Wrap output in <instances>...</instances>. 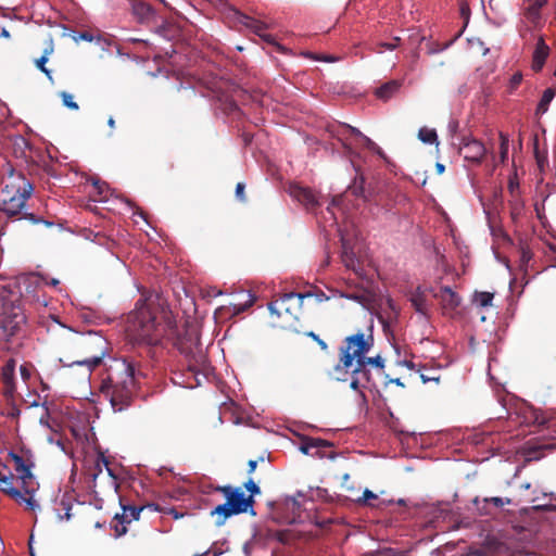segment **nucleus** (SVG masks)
<instances>
[{"label": "nucleus", "mask_w": 556, "mask_h": 556, "mask_svg": "<svg viewBox=\"0 0 556 556\" xmlns=\"http://www.w3.org/2000/svg\"><path fill=\"white\" fill-rule=\"evenodd\" d=\"M33 191L34 187L25 175L9 166L0 189V228L7 227L10 222L21 219H27L31 224L53 225V223L24 211Z\"/></svg>", "instance_id": "f03ea898"}, {"label": "nucleus", "mask_w": 556, "mask_h": 556, "mask_svg": "<svg viewBox=\"0 0 556 556\" xmlns=\"http://www.w3.org/2000/svg\"><path fill=\"white\" fill-rule=\"evenodd\" d=\"M508 188H509L510 192H514L515 188H518V184L510 180Z\"/></svg>", "instance_id": "0e129e2a"}, {"label": "nucleus", "mask_w": 556, "mask_h": 556, "mask_svg": "<svg viewBox=\"0 0 556 556\" xmlns=\"http://www.w3.org/2000/svg\"><path fill=\"white\" fill-rule=\"evenodd\" d=\"M25 321V314L20 306H4L0 313V340L8 341L15 336Z\"/></svg>", "instance_id": "0eeeda50"}, {"label": "nucleus", "mask_w": 556, "mask_h": 556, "mask_svg": "<svg viewBox=\"0 0 556 556\" xmlns=\"http://www.w3.org/2000/svg\"><path fill=\"white\" fill-rule=\"evenodd\" d=\"M63 104L71 110H78V104L73 100V96L66 91L60 93Z\"/></svg>", "instance_id": "4c0bfd02"}, {"label": "nucleus", "mask_w": 556, "mask_h": 556, "mask_svg": "<svg viewBox=\"0 0 556 556\" xmlns=\"http://www.w3.org/2000/svg\"><path fill=\"white\" fill-rule=\"evenodd\" d=\"M244 488L247 489V491H249L251 493L249 496L253 497V495H256V494L261 493V489L258 488V485L252 479H249L244 483Z\"/></svg>", "instance_id": "58836bf2"}, {"label": "nucleus", "mask_w": 556, "mask_h": 556, "mask_svg": "<svg viewBox=\"0 0 556 556\" xmlns=\"http://www.w3.org/2000/svg\"><path fill=\"white\" fill-rule=\"evenodd\" d=\"M79 38L85 41H91L92 35L89 31H83V33H80Z\"/></svg>", "instance_id": "5fc2aeb1"}, {"label": "nucleus", "mask_w": 556, "mask_h": 556, "mask_svg": "<svg viewBox=\"0 0 556 556\" xmlns=\"http://www.w3.org/2000/svg\"><path fill=\"white\" fill-rule=\"evenodd\" d=\"M548 55H549V47L545 43L544 39L541 37V38H539V40L535 45V49L533 51L532 64H531L532 70L536 73L542 71Z\"/></svg>", "instance_id": "2eb2a0df"}, {"label": "nucleus", "mask_w": 556, "mask_h": 556, "mask_svg": "<svg viewBox=\"0 0 556 556\" xmlns=\"http://www.w3.org/2000/svg\"><path fill=\"white\" fill-rule=\"evenodd\" d=\"M555 94H556V90L553 88H547L543 92V96L536 106V114H544L547 112L548 105L552 102V100L554 99Z\"/></svg>", "instance_id": "bb28decb"}, {"label": "nucleus", "mask_w": 556, "mask_h": 556, "mask_svg": "<svg viewBox=\"0 0 556 556\" xmlns=\"http://www.w3.org/2000/svg\"><path fill=\"white\" fill-rule=\"evenodd\" d=\"M14 371L15 361L11 358L2 367L1 376L3 384H12V381H14Z\"/></svg>", "instance_id": "c756f323"}, {"label": "nucleus", "mask_w": 556, "mask_h": 556, "mask_svg": "<svg viewBox=\"0 0 556 556\" xmlns=\"http://www.w3.org/2000/svg\"><path fill=\"white\" fill-rule=\"evenodd\" d=\"M276 538L283 544H289L291 541V532L289 530L278 531Z\"/></svg>", "instance_id": "ea45409f"}, {"label": "nucleus", "mask_w": 556, "mask_h": 556, "mask_svg": "<svg viewBox=\"0 0 556 556\" xmlns=\"http://www.w3.org/2000/svg\"><path fill=\"white\" fill-rule=\"evenodd\" d=\"M359 140L362 141L363 147L368 150L376 149V142H374L369 137L363 135Z\"/></svg>", "instance_id": "a18cd8bd"}, {"label": "nucleus", "mask_w": 556, "mask_h": 556, "mask_svg": "<svg viewBox=\"0 0 556 556\" xmlns=\"http://www.w3.org/2000/svg\"><path fill=\"white\" fill-rule=\"evenodd\" d=\"M215 490L225 495L226 502L238 515L248 511V508L252 507L254 504V498L252 496H245L244 492L240 488L220 485Z\"/></svg>", "instance_id": "6e6552de"}, {"label": "nucleus", "mask_w": 556, "mask_h": 556, "mask_svg": "<svg viewBox=\"0 0 556 556\" xmlns=\"http://www.w3.org/2000/svg\"><path fill=\"white\" fill-rule=\"evenodd\" d=\"M235 14L238 16V21L245 25L247 27H250V28H253L255 34H257L258 36L263 37L266 41H270L271 40V36L270 35H263L262 31L263 29H265V25L258 21H255L253 20L252 17L245 15V14H242L240 13L239 11H236L235 10Z\"/></svg>", "instance_id": "a211bd4d"}, {"label": "nucleus", "mask_w": 556, "mask_h": 556, "mask_svg": "<svg viewBox=\"0 0 556 556\" xmlns=\"http://www.w3.org/2000/svg\"><path fill=\"white\" fill-rule=\"evenodd\" d=\"M548 0H535L526 10V17L531 22H535L540 18L541 9L547 3Z\"/></svg>", "instance_id": "cd10ccee"}, {"label": "nucleus", "mask_w": 556, "mask_h": 556, "mask_svg": "<svg viewBox=\"0 0 556 556\" xmlns=\"http://www.w3.org/2000/svg\"><path fill=\"white\" fill-rule=\"evenodd\" d=\"M26 281L28 282V287H30L33 285H37L39 282V278L37 276H31L27 278Z\"/></svg>", "instance_id": "4d7b16f0"}, {"label": "nucleus", "mask_w": 556, "mask_h": 556, "mask_svg": "<svg viewBox=\"0 0 556 556\" xmlns=\"http://www.w3.org/2000/svg\"><path fill=\"white\" fill-rule=\"evenodd\" d=\"M459 152L466 161L478 165L482 163L488 149L480 140L473 137H464L460 142Z\"/></svg>", "instance_id": "9b49d317"}, {"label": "nucleus", "mask_w": 556, "mask_h": 556, "mask_svg": "<svg viewBox=\"0 0 556 556\" xmlns=\"http://www.w3.org/2000/svg\"><path fill=\"white\" fill-rule=\"evenodd\" d=\"M233 515H238L235 509L226 502L224 504H219L217 505L212 511H211V516H215L216 517V520H215V525L217 527H220L223 526L226 520L233 516Z\"/></svg>", "instance_id": "6ab92c4d"}, {"label": "nucleus", "mask_w": 556, "mask_h": 556, "mask_svg": "<svg viewBox=\"0 0 556 556\" xmlns=\"http://www.w3.org/2000/svg\"><path fill=\"white\" fill-rule=\"evenodd\" d=\"M176 333L173 313L157 295L138 300L127 317L126 334L134 344L157 345Z\"/></svg>", "instance_id": "f257e3e1"}, {"label": "nucleus", "mask_w": 556, "mask_h": 556, "mask_svg": "<svg viewBox=\"0 0 556 556\" xmlns=\"http://www.w3.org/2000/svg\"><path fill=\"white\" fill-rule=\"evenodd\" d=\"M49 417L48 410H46V415L40 417V422L48 425L47 418Z\"/></svg>", "instance_id": "338daca9"}, {"label": "nucleus", "mask_w": 556, "mask_h": 556, "mask_svg": "<svg viewBox=\"0 0 556 556\" xmlns=\"http://www.w3.org/2000/svg\"><path fill=\"white\" fill-rule=\"evenodd\" d=\"M459 11L463 18H465L466 23H468L470 9L467 2L462 1L459 4Z\"/></svg>", "instance_id": "79ce46f5"}, {"label": "nucleus", "mask_w": 556, "mask_h": 556, "mask_svg": "<svg viewBox=\"0 0 556 556\" xmlns=\"http://www.w3.org/2000/svg\"><path fill=\"white\" fill-rule=\"evenodd\" d=\"M215 7H224L227 4L226 0H206Z\"/></svg>", "instance_id": "6e6d98bb"}, {"label": "nucleus", "mask_w": 556, "mask_h": 556, "mask_svg": "<svg viewBox=\"0 0 556 556\" xmlns=\"http://www.w3.org/2000/svg\"><path fill=\"white\" fill-rule=\"evenodd\" d=\"M93 465H94L93 469H89V476L92 478L93 481H96L98 476L102 472V466H104L106 468L109 475L113 477L112 469L109 467V460L105 458V456L102 453H99L96 456Z\"/></svg>", "instance_id": "b1692460"}, {"label": "nucleus", "mask_w": 556, "mask_h": 556, "mask_svg": "<svg viewBox=\"0 0 556 556\" xmlns=\"http://www.w3.org/2000/svg\"><path fill=\"white\" fill-rule=\"evenodd\" d=\"M331 446V443L323 440V439H315V438H306L303 440L300 450L304 454H311V451L313 448H319V447H328Z\"/></svg>", "instance_id": "393cba45"}, {"label": "nucleus", "mask_w": 556, "mask_h": 556, "mask_svg": "<svg viewBox=\"0 0 556 556\" xmlns=\"http://www.w3.org/2000/svg\"><path fill=\"white\" fill-rule=\"evenodd\" d=\"M307 337L312 338L317 344L320 346L321 350L326 351L328 349L327 343L319 338L315 332L308 331L305 333Z\"/></svg>", "instance_id": "a19ab883"}, {"label": "nucleus", "mask_w": 556, "mask_h": 556, "mask_svg": "<svg viewBox=\"0 0 556 556\" xmlns=\"http://www.w3.org/2000/svg\"><path fill=\"white\" fill-rule=\"evenodd\" d=\"M0 37H3V38H10V33L8 29L5 28H2L1 30V34H0Z\"/></svg>", "instance_id": "69168bd1"}, {"label": "nucleus", "mask_w": 556, "mask_h": 556, "mask_svg": "<svg viewBox=\"0 0 556 556\" xmlns=\"http://www.w3.org/2000/svg\"><path fill=\"white\" fill-rule=\"evenodd\" d=\"M349 192H351L356 198H362L365 201H368L370 198V193L366 192L365 189V178L363 174H356L352 185L349 186Z\"/></svg>", "instance_id": "aec40b11"}, {"label": "nucleus", "mask_w": 556, "mask_h": 556, "mask_svg": "<svg viewBox=\"0 0 556 556\" xmlns=\"http://www.w3.org/2000/svg\"><path fill=\"white\" fill-rule=\"evenodd\" d=\"M374 344L372 325L366 331H357L345 337L339 346V362L334 366V371L348 375L353 366L362 365L364 356L370 352Z\"/></svg>", "instance_id": "20e7f679"}, {"label": "nucleus", "mask_w": 556, "mask_h": 556, "mask_svg": "<svg viewBox=\"0 0 556 556\" xmlns=\"http://www.w3.org/2000/svg\"><path fill=\"white\" fill-rule=\"evenodd\" d=\"M429 292L440 301L444 314L454 312L460 305V296L450 287H441L439 291L429 288Z\"/></svg>", "instance_id": "ddd939ff"}, {"label": "nucleus", "mask_w": 556, "mask_h": 556, "mask_svg": "<svg viewBox=\"0 0 556 556\" xmlns=\"http://www.w3.org/2000/svg\"><path fill=\"white\" fill-rule=\"evenodd\" d=\"M376 501H378V495L366 489L363 495L356 500V503L362 506L379 507L380 504H376Z\"/></svg>", "instance_id": "7c9ffc66"}, {"label": "nucleus", "mask_w": 556, "mask_h": 556, "mask_svg": "<svg viewBox=\"0 0 556 556\" xmlns=\"http://www.w3.org/2000/svg\"><path fill=\"white\" fill-rule=\"evenodd\" d=\"M309 295V293L301 294L290 292L280 295L278 299L269 303L268 308L270 314L283 318V321L279 325L280 328L300 332L296 325L302 313L303 300L305 296Z\"/></svg>", "instance_id": "39448f33"}, {"label": "nucleus", "mask_w": 556, "mask_h": 556, "mask_svg": "<svg viewBox=\"0 0 556 556\" xmlns=\"http://www.w3.org/2000/svg\"><path fill=\"white\" fill-rule=\"evenodd\" d=\"M371 366L376 368L380 374L383 372L384 369V358L377 354L375 356H368L367 354L364 356V363L362 365H355V374H363L364 376H370L368 367Z\"/></svg>", "instance_id": "dca6fc26"}, {"label": "nucleus", "mask_w": 556, "mask_h": 556, "mask_svg": "<svg viewBox=\"0 0 556 556\" xmlns=\"http://www.w3.org/2000/svg\"><path fill=\"white\" fill-rule=\"evenodd\" d=\"M483 503H484V505L481 508H479V509L481 510V514L489 515L490 511L486 510V505L489 503H492L495 507L501 508L504 505H509L511 503V500L508 498V497L504 498V497L494 496V497H485V498H483Z\"/></svg>", "instance_id": "c85d7f7f"}, {"label": "nucleus", "mask_w": 556, "mask_h": 556, "mask_svg": "<svg viewBox=\"0 0 556 556\" xmlns=\"http://www.w3.org/2000/svg\"><path fill=\"white\" fill-rule=\"evenodd\" d=\"M340 128L341 130L339 131V134L345 139L348 135L356 137L358 139L364 135L359 129L348 124H342Z\"/></svg>", "instance_id": "c9c22d12"}, {"label": "nucleus", "mask_w": 556, "mask_h": 556, "mask_svg": "<svg viewBox=\"0 0 556 556\" xmlns=\"http://www.w3.org/2000/svg\"><path fill=\"white\" fill-rule=\"evenodd\" d=\"M400 41V37H394L392 42H382L380 43V47L388 50H394L399 46Z\"/></svg>", "instance_id": "de8ad7c7"}, {"label": "nucleus", "mask_w": 556, "mask_h": 556, "mask_svg": "<svg viewBox=\"0 0 556 556\" xmlns=\"http://www.w3.org/2000/svg\"><path fill=\"white\" fill-rule=\"evenodd\" d=\"M426 291H429V289L422 290L421 287H418L410 298L412 305L416 312L424 316L429 315V304L426 299Z\"/></svg>", "instance_id": "f3484780"}, {"label": "nucleus", "mask_w": 556, "mask_h": 556, "mask_svg": "<svg viewBox=\"0 0 556 556\" xmlns=\"http://www.w3.org/2000/svg\"><path fill=\"white\" fill-rule=\"evenodd\" d=\"M14 476L0 472V490L10 497H21V491L13 486Z\"/></svg>", "instance_id": "4be33fe9"}, {"label": "nucleus", "mask_w": 556, "mask_h": 556, "mask_svg": "<svg viewBox=\"0 0 556 556\" xmlns=\"http://www.w3.org/2000/svg\"><path fill=\"white\" fill-rule=\"evenodd\" d=\"M20 371L24 380H27L30 377V372L25 366H21Z\"/></svg>", "instance_id": "3c124183"}, {"label": "nucleus", "mask_w": 556, "mask_h": 556, "mask_svg": "<svg viewBox=\"0 0 556 556\" xmlns=\"http://www.w3.org/2000/svg\"><path fill=\"white\" fill-rule=\"evenodd\" d=\"M493 293L491 292H486V291H482V292H477L475 294V303H477L479 306L481 307H486L489 305L492 304V300H493Z\"/></svg>", "instance_id": "f704fd0d"}, {"label": "nucleus", "mask_w": 556, "mask_h": 556, "mask_svg": "<svg viewBox=\"0 0 556 556\" xmlns=\"http://www.w3.org/2000/svg\"><path fill=\"white\" fill-rule=\"evenodd\" d=\"M131 11L137 21L146 25H156L159 15L156 11L147 2L134 1Z\"/></svg>", "instance_id": "4468645a"}, {"label": "nucleus", "mask_w": 556, "mask_h": 556, "mask_svg": "<svg viewBox=\"0 0 556 556\" xmlns=\"http://www.w3.org/2000/svg\"><path fill=\"white\" fill-rule=\"evenodd\" d=\"M73 339L76 345L84 349L89 356L74 361L71 365H85L91 371L102 363L108 345L102 336L97 333H89L88 336L73 334Z\"/></svg>", "instance_id": "423d86ee"}, {"label": "nucleus", "mask_w": 556, "mask_h": 556, "mask_svg": "<svg viewBox=\"0 0 556 556\" xmlns=\"http://www.w3.org/2000/svg\"><path fill=\"white\" fill-rule=\"evenodd\" d=\"M533 508L535 510H540V511H548V510H554L555 506H553V505H538V506H534Z\"/></svg>", "instance_id": "8fccbe9b"}, {"label": "nucleus", "mask_w": 556, "mask_h": 556, "mask_svg": "<svg viewBox=\"0 0 556 556\" xmlns=\"http://www.w3.org/2000/svg\"><path fill=\"white\" fill-rule=\"evenodd\" d=\"M349 374L352 375V380L350 383L351 389L353 390H359L361 388L366 389L369 388L371 384V377L363 374H355V366H353Z\"/></svg>", "instance_id": "5701e85b"}, {"label": "nucleus", "mask_w": 556, "mask_h": 556, "mask_svg": "<svg viewBox=\"0 0 556 556\" xmlns=\"http://www.w3.org/2000/svg\"><path fill=\"white\" fill-rule=\"evenodd\" d=\"M108 125H109L111 128H114V127H115V121H114V118H113L112 116L108 119Z\"/></svg>", "instance_id": "774afa93"}, {"label": "nucleus", "mask_w": 556, "mask_h": 556, "mask_svg": "<svg viewBox=\"0 0 556 556\" xmlns=\"http://www.w3.org/2000/svg\"><path fill=\"white\" fill-rule=\"evenodd\" d=\"M341 261L343 265L353 270L357 276H363V266L356 257L355 241L349 232L341 231Z\"/></svg>", "instance_id": "1a4fd4ad"}, {"label": "nucleus", "mask_w": 556, "mask_h": 556, "mask_svg": "<svg viewBox=\"0 0 556 556\" xmlns=\"http://www.w3.org/2000/svg\"><path fill=\"white\" fill-rule=\"evenodd\" d=\"M370 151L377 153L378 155L380 156H383V151L381 150V148L379 146L376 144V149H371Z\"/></svg>", "instance_id": "e2e57ef3"}, {"label": "nucleus", "mask_w": 556, "mask_h": 556, "mask_svg": "<svg viewBox=\"0 0 556 556\" xmlns=\"http://www.w3.org/2000/svg\"><path fill=\"white\" fill-rule=\"evenodd\" d=\"M342 199H343V197H342V195L334 197V198L332 199L331 204H332V205H334V206H338V205H340V204H341Z\"/></svg>", "instance_id": "13d9d810"}, {"label": "nucleus", "mask_w": 556, "mask_h": 556, "mask_svg": "<svg viewBox=\"0 0 556 556\" xmlns=\"http://www.w3.org/2000/svg\"><path fill=\"white\" fill-rule=\"evenodd\" d=\"M115 531H116L117 535L121 536V535H123V534H125L127 532V529L123 525L122 528L115 527Z\"/></svg>", "instance_id": "bf43d9fd"}, {"label": "nucleus", "mask_w": 556, "mask_h": 556, "mask_svg": "<svg viewBox=\"0 0 556 556\" xmlns=\"http://www.w3.org/2000/svg\"><path fill=\"white\" fill-rule=\"evenodd\" d=\"M509 138L506 134L500 132V160L504 163L508 159Z\"/></svg>", "instance_id": "72a5a7b5"}, {"label": "nucleus", "mask_w": 556, "mask_h": 556, "mask_svg": "<svg viewBox=\"0 0 556 556\" xmlns=\"http://www.w3.org/2000/svg\"><path fill=\"white\" fill-rule=\"evenodd\" d=\"M195 363H197V364H199V365L204 366V365H205V363H206V358H205V356H204L203 354H200V355H199V358H197V359H195Z\"/></svg>", "instance_id": "680f3d73"}, {"label": "nucleus", "mask_w": 556, "mask_h": 556, "mask_svg": "<svg viewBox=\"0 0 556 556\" xmlns=\"http://www.w3.org/2000/svg\"><path fill=\"white\" fill-rule=\"evenodd\" d=\"M10 456L14 462V470L16 471L18 479L22 480V489L26 494L34 493L37 489V484L35 483L34 476L31 473L34 464L15 453H10Z\"/></svg>", "instance_id": "9d476101"}, {"label": "nucleus", "mask_w": 556, "mask_h": 556, "mask_svg": "<svg viewBox=\"0 0 556 556\" xmlns=\"http://www.w3.org/2000/svg\"><path fill=\"white\" fill-rule=\"evenodd\" d=\"M94 187L97 188L98 193L102 194L104 192V189L106 188V185H105V182L96 181Z\"/></svg>", "instance_id": "603ef678"}, {"label": "nucleus", "mask_w": 556, "mask_h": 556, "mask_svg": "<svg viewBox=\"0 0 556 556\" xmlns=\"http://www.w3.org/2000/svg\"><path fill=\"white\" fill-rule=\"evenodd\" d=\"M143 510L142 506H135V505H128L123 506V514L121 516V522L122 523H129L132 520H138L140 513Z\"/></svg>", "instance_id": "a878e982"}, {"label": "nucleus", "mask_w": 556, "mask_h": 556, "mask_svg": "<svg viewBox=\"0 0 556 556\" xmlns=\"http://www.w3.org/2000/svg\"><path fill=\"white\" fill-rule=\"evenodd\" d=\"M33 494L34 493L26 494L25 492L23 494L21 492V497H12V498L15 500L18 504H25V506L28 510L35 511L39 507V505L34 500Z\"/></svg>", "instance_id": "473e14b6"}, {"label": "nucleus", "mask_w": 556, "mask_h": 556, "mask_svg": "<svg viewBox=\"0 0 556 556\" xmlns=\"http://www.w3.org/2000/svg\"><path fill=\"white\" fill-rule=\"evenodd\" d=\"M248 467H249V470H248L249 473L254 472L257 467V460H254V459L249 460Z\"/></svg>", "instance_id": "864d4df0"}, {"label": "nucleus", "mask_w": 556, "mask_h": 556, "mask_svg": "<svg viewBox=\"0 0 556 556\" xmlns=\"http://www.w3.org/2000/svg\"><path fill=\"white\" fill-rule=\"evenodd\" d=\"M435 169H437V173H438L439 175H441V174H443V173H444V170H445V166H444L443 164H441V163H437V164H435Z\"/></svg>", "instance_id": "052dcab7"}, {"label": "nucleus", "mask_w": 556, "mask_h": 556, "mask_svg": "<svg viewBox=\"0 0 556 556\" xmlns=\"http://www.w3.org/2000/svg\"><path fill=\"white\" fill-rule=\"evenodd\" d=\"M522 81V74L521 73H516L513 75V77L510 78V83H509V87L510 89H516Z\"/></svg>", "instance_id": "37998d69"}, {"label": "nucleus", "mask_w": 556, "mask_h": 556, "mask_svg": "<svg viewBox=\"0 0 556 556\" xmlns=\"http://www.w3.org/2000/svg\"><path fill=\"white\" fill-rule=\"evenodd\" d=\"M15 392V383L12 381V384H4V394L7 396H13Z\"/></svg>", "instance_id": "09e8293b"}, {"label": "nucleus", "mask_w": 556, "mask_h": 556, "mask_svg": "<svg viewBox=\"0 0 556 556\" xmlns=\"http://www.w3.org/2000/svg\"><path fill=\"white\" fill-rule=\"evenodd\" d=\"M288 192L292 199L302 204L307 211H314L319 206V201L312 189L292 182L288 187Z\"/></svg>", "instance_id": "f8f14e48"}, {"label": "nucleus", "mask_w": 556, "mask_h": 556, "mask_svg": "<svg viewBox=\"0 0 556 556\" xmlns=\"http://www.w3.org/2000/svg\"><path fill=\"white\" fill-rule=\"evenodd\" d=\"M533 424L538 426H546L548 424V420L542 415L536 412H533Z\"/></svg>", "instance_id": "c03bdc74"}, {"label": "nucleus", "mask_w": 556, "mask_h": 556, "mask_svg": "<svg viewBox=\"0 0 556 556\" xmlns=\"http://www.w3.org/2000/svg\"><path fill=\"white\" fill-rule=\"evenodd\" d=\"M418 138L424 142V143H429V144H432V143H438V135H437V131L434 129H429L427 127H422L419 129L418 131Z\"/></svg>", "instance_id": "2f4dec72"}, {"label": "nucleus", "mask_w": 556, "mask_h": 556, "mask_svg": "<svg viewBox=\"0 0 556 556\" xmlns=\"http://www.w3.org/2000/svg\"><path fill=\"white\" fill-rule=\"evenodd\" d=\"M136 364L127 358H113L102 374L100 394L110 402L114 413L131 406L137 389Z\"/></svg>", "instance_id": "7ed1b4c3"}, {"label": "nucleus", "mask_w": 556, "mask_h": 556, "mask_svg": "<svg viewBox=\"0 0 556 556\" xmlns=\"http://www.w3.org/2000/svg\"><path fill=\"white\" fill-rule=\"evenodd\" d=\"M244 188H245V186L243 182H238L236 186V197L240 201H245Z\"/></svg>", "instance_id": "49530a36"}, {"label": "nucleus", "mask_w": 556, "mask_h": 556, "mask_svg": "<svg viewBox=\"0 0 556 556\" xmlns=\"http://www.w3.org/2000/svg\"><path fill=\"white\" fill-rule=\"evenodd\" d=\"M48 51L46 50L45 53L35 61V64L37 68L42 72L49 79H52L51 71L46 67V63L48 62Z\"/></svg>", "instance_id": "e433bc0d"}, {"label": "nucleus", "mask_w": 556, "mask_h": 556, "mask_svg": "<svg viewBox=\"0 0 556 556\" xmlns=\"http://www.w3.org/2000/svg\"><path fill=\"white\" fill-rule=\"evenodd\" d=\"M401 83L397 80H390L376 89L375 94L381 100H389L395 92L399 91Z\"/></svg>", "instance_id": "412c9836"}]
</instances>
